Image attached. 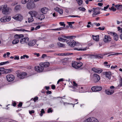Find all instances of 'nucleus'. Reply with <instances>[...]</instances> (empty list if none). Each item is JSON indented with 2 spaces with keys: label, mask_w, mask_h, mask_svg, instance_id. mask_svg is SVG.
<instances>
[{
  "label": "nucleus",
  "mask_w": 122,
  "mask_h": 122,
  "mask_svg": "<svg viewBox=\"0 0 122 122\" xmlns=\"http://www.w3.org/2000/svg\"><path fill=\"white\" fill-rule=\"evenodd\" d=\"M24 36L22 34L18 35L16 34L15 36V39L12 42V43L13 44H15L18 43L19 42L20 39L22 37Z\"/></svg>",
  "instance_id": "f257e3e1"
},
{
  "label": "nucleus",
  "mask_w": 122,
  "mask_h": 122,
  "mask_svg": "<svg viewBox=\"0 0 122 122\" xmlns=\"http://www.w3.org/2000/svg\"><path fill=\"white\" fill-rule=\"evenodd\" d=\"M3 9L2 12L4 14L8 15L10 12L11 9L7 7V5L6 4L3 5Z\"/></svg>",
  "instance_id": "f03ea898"
},
{
  "label": "nucleus",
  "mask_w": 122,
  "mask_h": 122,
  "mask_svg": "<svg viewBox=\"0 0 122 122\" xmlns=\"http://www.w3.org/2000/svg\"><path fill=\"white\" fill-rule=\"evenodd\" d=\"M83 65L82 63L81 62H78L76 61H74L71 63L72 66L76 69L78 68L81 67Z\"/></svg>",
  "instance_id": "7ed1b4c3"
},
{
  "label": "nucleus",
  "mask_w": 122,
  "mask_h": 122,
  "mask_svg": "<svg viewBox=\"0 0 122 122\" xmlns=\"http://www.w3.org/2000/svg\"><path fill=\"white\" fill-rule=\"evenodd\" d=\"M67 43L69 46L71 47H74L76 44V42L72 40H69L66 41Z\"/></svg>",
  "instance_id": "20e7f679"
},
{
  "label": "nucleus",
  "mask_w": 122,
  "mask_h": 122,
  "mask_svg": "<svg viewBox=\"0 0 122 122\" xmlns=\"http://www.w3.org/2000/svg\"><path fill=\"white\" fill-rule=\"evenodd\" d=\"M27 74L25 72L19 73L17 75V76L20 79H23L26 77Z\"/></svg>",
  "instance_id": "39448f33"
},
{
  "label": "nucleus",
  "mask_w": 122,
  "mask_h": 122,
  "mask_svg": "<svg viewBox=\"0 0 122 122\" xmlns=\"http://www.w3.org/2000/svg\"><path fill=\"white\" fill-rule=\"evenodd\" d=\"M92 79L94 82L96 83L98 82L100 79V77L98 75L94 74L93 75Z\"/></svg>",
  "instance_id": "423d86ee"
},
{
  "label": "nucleus",
  "mask_w": 122,
  "mask_h": 122,
  "mask_svg": "<svg viewBox=\"0 0 122 122\" xmlns=\"http://www.w3.org/2000/svg\"><path fill=\"white\" fill-rule=\"evenodd\" d=\"M14 19L21 21L23 19V17L19 14H17L12 17Z\"/></svg>",
  "instance_id": "0eeeda50"
},
{
  "label": "nucleus",
  "mask_w": 122,
  "mask_h": 122,
  "mask_svg": "<svg viewBox=\"0 0 122 122\" xmlns=\"http://www.w3.org/2000/svg\"><path fill=\"white\" fill-rule=\"evenodd\" d=\"M6 78L7 80L9 82L13 81L14 79V76L12 75H8L6 76Z\"/></svg>",
  "instance_id": "6e6552de"
},
{
  "label": "nucleus",
  "mask_w": 122,
  "mask_h": 122,
  "mask_svg": "<svg viewBox=\"0 0 122 122\" xmlns=\"http://www.w3.org/2000/svg\"><path fill=\"white\" fill-rule=\"evenodd\" d=\"M11 17L10 16L8 17L4 16L0 19V21L2 22H8L10 20Z\"/></svg>",
  "instance_id": "1a4fd4ad"
},
{
  "label": "nucleus",
  "mask_w": 122,
  "mask_h": 122,
  "mask_svg": "<svg viewBox=\"0 0 122 122\" xmlns=\"http://www.w3.org/2000/svg\"><path fill=\"white\" fill-rule=\"evenodd\" d=\"M29 40L28 37H26L23 38H21L20 41V42L21 44L27 43L29 41Z\"/></svg>",
  "instance_id": "9d476101"
},
{
  "label": "nucleus",
  "mask_w": 122,
  "mask_h": 122,
  "mask_svg": "<svg viewBox=\"0 0 122 122\" xmlns=\"http://www.w3.org/2000/svg\"><path fill=\"white\" fill-rule=\"evenodd\" d=\"M93 12L92 14L93 17H94L98 14L100 13V11L98 9L94 8H93Z\"/></svg>",
  "instance_id": "9b49d317"
},
{
  "label": "nucleus",
  "mask_w": 122,
  "mask_h": 122,
  "mask_svg": "<svg viewBox=\"0 0 122 122\" xmlns=\"http://www.w3.org/2000/svg\"><path fill=\"white\" fill-rule=\"evenodd\" d=\"M29 16H31L32 17L33 16L36 18L38 15L37 13L35 11H30L29 12Z\"/></svg>",
  "instance_id": "f8f14e48"
},
{
  "label": "nucleus",
  "mask_w": 122,
  "mask_h": 122,
  "mask_svg": "<svg viewBox=\"0 0 122 122\" xmlns=\"http://www.w3.org/2000/svg\"><path fill=\"white\" fill-rule=\"evenodd\" d=\"M111 38L109 35H106L104 37L103 41L104 42H107L111 40Z\"/></svg>",
  "instance_id": "ddd939ff"
},
{
  "label": "nucleus",
  "mask_w": 122,
  "mask_h": 122,
  "mask_svg": "<svg viewBox=\"0 0 122 122\" xmlns=\"http://www.w3.org/2000/svg\"><path fill=\"white\" fill-rule=\"evenodd\" d=\"M110 33H109V34H110L112 36H113L114 39L116 41H117L118 40V36L117 35V34L116 33L113 32H110Z\"/></svg>",
  "instance_id": "4468645a"
},
{
  "label": "nucleus",
  "mask_w": 122,
  "mask_h": 122,
  "mask_svg": "<svg viewBox=\"0 0 122 122\" xmlns=\"http://www.w3.org/2000/svg\"><path fill=\"white\" fill-rule=\"evenodd\" d=\"M36 40H31L28 42V44L29 46H32L36 44Z\"/></svg>",
  "instance_id": "2eb2a0df"
},
{
  "label": "nucleus",
  "mask_w": 122,
  "mask_h": 122,
  "mask_svg": "<svg viewBox=\"0 0 122 122\" xmlns=\"http://www.w3.org/2000/svg\"><path fill=\"white\" fill-rule=\"evenodd\" d=\"M37 66L35 67V68L36 70L38 72H40L44 70L43 67H42L41 66Z\"/></svg>",
  "instance_id": "dca6fc26"
},
{
  "label": "nucleus",
  "mask_w": 122,
  "mask_h": 122,
  "mask_svg": "<svg viewBox=\"0 0 122 122\" xmlns=\"http://www.w3.org/2000/svg\"><path fill=\"white\" fill-rule=\"evenodd\" d=\"M50 65V63L48 62L44 63H41L40 65V66H41L42 67L44 68L47 67H49Z\"/></svg>",
  "instance_id": "f3484780"
},
{
  "label": "nucleus",
  "mask_w": 122,
  "mask_h": 122,
  "mask_svg": "<svg viewBox=\"0 0 122 122\" xmlns=\"http://www.w3.org/2000/svg\"><path fill=\"white\" fill-rule=\"evenodd\" d=\"M49 10L46 7H43L41 10V12L43 14H46Z\"/></svg>",
  "instance_id": "a211bd4d"
},
{
  "label": "nucleus",
  "mask_w": 122,
  "mask_h": 122,
  "mask_svg": "<svg viewBox=\"0 0 122 122\" xmlns=\"http://www.w3.org/2000/svg\"><path fill=\"white\" fill-rule=\"evenodd\" d=\"M107 54H103L102 55H93L92 56L93 57L96 58H103V56L105 55H107Z\"/></svg>",
  "instance_id": "6ab92c4d"
},
{
  "label": "nucleus",
  "mask_w": 122,
  "mask_h": 122,
  "mask_svg": "<svg viewBox=\"0 0 122 122\" xmlns=\"http://www.w3.org/2000/svg\"><path fill=\"white\" fill-rule=\"evenodd\" d=\"M105 75L106 77L110 80L111 78V74L110 72H105L103 73Z\"/></svg>",
  "instance_id": "aec40b11"
},
{
  "label": "nucleus",
  "mask_w": 122,
  "mask_h": 122,
  "mask_svg": "<svg viewBox=\"0 0 122 122\" xmlns=\"http://www.w3.org/2000/svg\"><path fill=\"white\" fill-rule=\"evenodd\" d=\"M92 70L98 73H100L102 71V70L100 69L96 68H92Z\"/></svg>",
  "instance_id": "412c9836"
},
{
  "label": "nucleus",
  "mask_w": 122,
  "mask_h": 122,
  "mask_svg": "<svg viewBox=\"0 0 122 122\" xmlns=\"http://www.w3.org/2000/svg\"><path fill=\"white\" fill-rule=\"evenodd\" d=\"M36 18L41 20L45 18V16L43 14H38L37 16H36Z\"/></svg>",
  "instance_id": "4be33fe9"
},
{
  "label": "nucleus",
  "mask_w": 122,
  "mask_h": 122,
  "mask_svg": "<svg viewBox=\"0 0 122 122\" xmlns=\"http://www.w3.org/2000/svg\"><path fill=\"white\" fill-rule=\"evenodd\" d=\"M55 10L56 11L58 12L61 14H62L63 13L62 10L61 9L58 7H56L55 8Z\"/></svg>",
  "instance_id": "5701e85b"
},
{
  "label": "nucleus",
  "mask_w": 122,
  "mask_h": 122,
  "mask_svg": "<svg viewBox=\"0 0 122 122\" xmlns=\"http://www.w3.org/2000/svg\"><path fill=\"white\" fill-rule=\"evenodd\" d=\"M34 5V4L32 2H29L28 3L27 5V8L28 9H30L32 8L33 7L32 6Z\"/></svg>",
  "instance_id": "b1692460"
},
{
  "label": "nucleus",
  "mask_w": 122,
  "mask_h": 122,
  "mask_svg": "<svg viewBox=\"0 0 122 122\" xmlns=\"http://www.w3.org/2000/svg\"><path fill=\"white\" fill-rule=\"evenodd\" d=\"M115 87L113 86H112L110 87V89L109 90L110 92L113 94L114 92V90L113 89H114Z\"/></svg>",
  "instance_id": "393cba45"
},
{
  "label": "nucleus",
  "mask_w": 122,
  "mask_h": 122,
  "mask_svg": "<svg viewBox=\"0 0 122 122\" xmlns=\"http://www.w3.org/2000/svg\"><path fill=\"white\" fill-rule=\"evenodd\" d=\"M88 49V48L86 47L82 49L81 48H75L74 49L78 51H85Z\"/></svg>",
  "instance_id": "a878e982"
},
{
  "label": "nucleus",
  "mask_w": 122,
  "mask_h": 122,
  "mask_svg": "<svg viewBox=\"0 0 122 122\" xmlns=\"http://www.w3.org/2000/svg\"><path fill=\"white\" fill-rule=\"evenodd\" d=\"M30 17H28V22L29 23H30L33 21L34 20V19L33 17L31 16H29Z\"/></svg>",
  "instance_id": "bb28decb"
},
{
  "label": "nucleus",
  "mask_w": 122,
  "mask_h": 122,
  "mask_svg": "<svg viewBox=\"0 0 122 122\" xmlns=\"http://www.w3.org/2000/svg\"><path fill=\"white\" fill-rule=\"evenodd\" d=\"M4 73L5 74H7L8 73H10L11 72V69H6L5 70L4 69Z\"/></svg>",
  "instance_id": "cd10ccee"
},
{
  "label": "nucleus",
  "mask_w": 122,
  "mask_h": 122,
  "mask_svg": "<svg viewBox=\"0 0 122 122\" xmlns=\"http://www.w3.org/2000/svg\"><path fill=\"white\" fill-rule=\"evenodd\" d=\"M64 29V28L63 27H61L59 28H57L55 29H51V30H54L55 31H58L62 30Z\"/></svg>",
  "instance_id": "c85d7f7f"
},
{
  "label": "nucleus",
  "mask_w": 122,
  "mask_h": 122,
  "mask_svg": "<svg viewBox=\"0 0 122 122\" xmlns=\"http://www.w3.org/2000/svg\"><path fill=\"white\" fill-rule=\"evenodd\" d=\"M97 88V92H99L101 91L102 89V87L100 86H96Z\"/></svg>",
  "instance_id": "c756f323"
},
{
  "label": "nucleus",
  "mask_w": 122,
  "mask_h": 122,
  "mask_svg": "<svg viewBox=\"0 0 122 122\" xmlns=\"http://www.w3.org/2000/svg\"><path fill=\"white\" fill-rule=\"evenodd\" d=\"M92 117H90L86 120L83 122H92Z\"/></svg>",
  "instance_id": "7c9ffc66"
},
{
  "label": "nucleus",
  "mask_w": 122,
  "mask_h": 122,
  "mask_svg": "<svg viewBox=\"0 0 122 122\" xmlns=\"http://www.w3.org/2000/svg\"><path fill=\"white\" fill-rule=\"evenodd\" d=\"M58 39L59 41H62L63 42H65V41H66L67 40L66 39L63 38L61 37H58Z\"/></svg>",
  "instance_id": "2f4dec72"
},
{
  "label": "nucleus",
  "mask_w": 122,
  "mask_h": 122,
  "mask_svg": "<svg viewBox=\"0 0 122 122\" xmlns=\"http://www.w3.org/2000/svg\"><path fill=\"white\" fill-rule=\"evenodd\" d=\"M77 2L79 5H81L83 3V1L82 0H76Z\"/></svg>",
  "instance_id": "473e14b6"
},
{
  "label": "nucleus",
  "mask_w": 122,
  "mask_h": 122,
  "mask_svg": "<svg viewBox=\"0 0 122 122\" xmlns=\"http://www.w3.org/2000/svg\"><path fill=\"white\" fill-rule=\"evenodd\" d=\"M105 92L106 93L109 95H111L112 94V93L111 92H110L109 90H106L105 91Z\"/></svg>",
  "instance_id": "72a5a7b5"
},
{
  "label": "nucleus",
  "mask_w": 122,
  "mask_h": 122,
  "mask_svg": "<svg viewBox=\"0 0 122 122\" xmlns=\"http://www.w3.org/2000/svg\"><path fill=\"white\" fill-rule=\"evenodd\" d=\"M93 38L94 40L96 41H99V37L97 36H93Z\"/></svg>",
  "instance_id": "f704fd0d"
},
{
  "label": "nucleus",
  "mask_w": 122,
  "mask_h": 122,
  "mask_svg": "<svg viewBox=\"0 0 122 122\" xmlns=\"http://www.w3.org/2000/svg\"><path fill=\"white\" fill-rule=\"evenodd\" d=\"M57 44L58 46L60 47H63L65 46L64 44L61 43L59 42H58L57 43Z\"/></svg>",
  "instance_id": "c9c22d12"
},
{
  "label": "nucleus",
  "mask_w": 122,
  "mask_h": 122,
  "mask_svg": "<svg viewBox=\"0 0 122 122\" xmlns=\"http://www.w3.org/2000/svg\"><path fill=\"white\" fill-rule=\"evenodd\" d=\"M92 122H99L98 120L94 117H92Z\"/></svg>",
  "instance_id": "e433bc0d"
},
{
  "label": "nucleus",
  "mask_w": 122,
  "mask_h": 122,
  "mask_svg": "<svg viewBox=\"0 0 122 122\" xmlns=\"http://www.w3.org/2000/svg\"><path fill=\"white\" fill-rule=\"evenodd\" d=\"M15 31H20L22 32H24V31H28L26 30L25 29H16L15 30Z\"/></svg>",
  "instance_id": "4c0bfd02"
},
{
  "label": "nucleus",
  "mask_w": 122,
  "mask_h": 122,
  "mask_svg": "<svg viewBox=\"0 0 122 122\" xmlns=\"http://www.w3.org/2000/svg\"><path fill=\"white\" fill-rule=\"evenodd\" d=\"M74 36H63V37L64 38H66L67 39H72L73 38V37Z\"/></svg>",
  "instance_id": "58836bf2"
},
{
  "label": "nucleus",
  "mask_w": 122,
  "mask_h": 122,
  "mask_svg": "<svg viewBox=\"0 0 122 122\" xmlns=\"http://www.w3.org/2000/svg\"><path fill=\"white\" fill-rule=\"evenodd\" d=\"M91 89L92 91L93 92H97V89L96 88V86L92 87Z\"/></svg>",
  "instance_id": "ea45409f"
},
{
  "label": "nucleus",
  "mask_w": 122,
  "mask_h": 122,
  "mask_svg": "<svg viewBox=\"0 0 122 122\" xmlns=\"http://www.w3.org/2000/svg\"><path fill=\"white\" fill-rule=\"evenodd\" d=\"M21 8L20 5H18L16 6L15 7V9L17 10L20 9Z\"/></svg>",
  "instance_id": "a19ab883"
},
{
  "label": "nucleus",
  "mask_w": 122,
  "mask_h": 122,
  "mask_svg": "<svg viewBox=\"0 0 122 122\" xmlns=\"http://www.w3.org/2000/svg\"><path fill=\"white\" fill-rule=\"evenodd\" d=\"M109 9L110 10H112L113 11H115L116 10V9L115 8H114V7L113 6L111 8H109Z\"/></svg>",
  "instance_id": "79ce46f5"
},
{
  "label": "nucleus",
  "mask_w": 122,
  "mask_h": 122,
  "mask_svg": "<svg viewBox=\"0 0 122 122\" xmlns=\"http://www.w3.org/2000/svg\"><path fill=\"white\" fill-rule=\"evenodd\" d=\"M118 31L122 33V28H121L120 27H118L117 28Z\"/></svg>",
  "instance_id": "37998d69"
},
{
  "label": "nucleus",
  "mask_w": 122,
  "mask_h": 122,
  "mask_svg": "<svg viewBox=\"0 0 122 122\" xmlns=\"http://www.w3.org/2000/svg\"><path fill=\"white\" fill-rule=\"evenodd\" d=\"M78 9L81 11H84L86 10V9L84 8L80 7L78 8Z\"/></svg>",
  "instance_id": "c03bdc74"
},
{
  "label": "nucleus",
  "mask_w": 122,
  "mask_h": 122,
  "mask_svg": "<svg viewBox=\"0 0 122 122\" xmlns=\"http://www.w3.org/2000/svg\"><path fill=\"white\" fill-rule=\"evenodd\" d=\"M59 24L61 26H63L64 27L65 26V24L64 23V22H60L59 23Z\"/></svg>",
  "instance_id": "a18cd8bd"
},
{
  "label": "nucleus",
  "mask_w": 122,
  "mask_h": 122,
  "mask_svg": "<svg viewBox=\"0 0 122 122\" xmlns=\"http://www.w3.org/2000/svg\"><path fill=\"white\" fill-rule=\"evenodd\" d=\"M115 7L117 9H119V7L120 6H122V5H115Z\"/></svg>",
  "instance_id": "49530a36"
},
{
  "label": "nucleus",
  "mask_w": 122,
  "mask_h": 122,
  "mask_svg": "<svg viewBox=\"0 0 122 122\" xmlns=\"http://www.w3.org/2000/svg\"><path fill=\"white\" fill-rule=\"evenodd\" d=\"M27 1L26 0H22L21 1V3L23 4H25Z\"/></svg>",
  "instance_id": "de8ad7c7"
},
{
  "label": "nucleus",
  "mask_w": 122,
  "mask_h": 122,
  "mask_svg": "<svg viewBox=\"0 0 122 122\" xmlns=\"http://www.w3.org/2000/svg\"><path fill=\"white\" fill-rule=\"evenodd\" d=\"M107 64L108 62H105L104 63V64H105V66H106L107 67L109 68L110 67V65H107Z\"/></svg>",
  "instance_id": "09e8293b"
},
{
  "label": "nucleus",
  "mask_w": 122,
  "mask_h": 122,
  "mask_svg": "<svg viewBox=\"0 0 122 122\" xmlns=\"http://www.w3.org/2000/svg\"><path fill=\"white\" fill-rule=\"evenodd\" d=\"M73 85L74 86H75V87H77L78 86V85L76 83V82L74 81H73Z\"/></svg>",
  "instance_id": "8fccbe9b"
},
{
  "label": "nucleus",
  "mask_w": 122,
  "mask_h": 122,
  "mask_svg": "<svg viewBox=\"0 0 122 122\" xmlns=\"http://www.w3.org/2000/svg\"><path fill=\"white\" fill-rule=\"evenodd\" d=\"M68 17H79L80 18V16H79L78 15H69L68 16Z\"/></svg>",
  "instance_id": "3c124183"
},
{
  "label": "nucleus",
  "mask_w": 122,
  "mask_h": 122,
  "mask_svg": "<svg viewBox=\"0 0 122 122\" xmlns=\"http://www.w3.org/2000/svg\"><path fill=\"white\" fill-rule=\"evenodd\" d=\"M122 54V53H116L115 54H111V55H115V56H118L119 54Z\"/></svg>",
  "instance_id": "603ef678"
},
{
  "label": "nucleus",
  "mask_w": 122,
  "mask_h": 122,
  "mask_svg": "<svg viewBox=\"0 0 122 122\" xmlns=\"http://www.w3.org/2000/svg\"><path fill=\"white\" fill-rule=\"evenodd\" d=\"M67 23L68 24L69 26L71 28H72L73 27L72 26V25L71 23L69 22H67Z\"/></svg>",
  "instance_id": "864d4df0"
},
{
  "label": "nucleus",
  "mask_w": 122,
  "mask_h": 122,
  "mask_svg": "<svg viewBox=\"0 0 122 122\" xmlns=\"http://www.w3.org/2000/svg\"><path fill=\"white\" fill-rule=\"evenodd\" d=\"M52 110L51 109V108H50L48 109L47 111V112L48 113H49L50 112H52Z\"/></svg>",
  "instance_id": "5fc2aeb1"
},
{
  "label": "nucleus",
  "mask_w": 122,
  "mask_h": 122,
  "mask_svg": "<svg viewBox=\"0 0 122 122\" xmlns=\"http://www.w3.org/2000/svg\"><path fill=\"white\" fill-rule=\"evenodd\" d=\"M38 97H36L33 99V101L34 102H35L36 100H38Z\"/></svg>",
  "instance_id": "6e6d98bb"
},
{
  "label": "nucleus",
  "mask_w": 122,
  "mask_h": 122,
  "mask_svg": "<svg viewBox=\"0 0 122 122\" xmlns=\"http://www.w3.org/2000/svg\"><path fill=\"white\" fill-rule=\"evenodd\" d=\"M14 59L18 60L19 59V57L18 56H15Z\"/></svg>",
  "instance_id": "4d7b16f0"
},
{
  "label": "nucleus",
  "mask_w": 122,
  "mask_h": 122,
  "mask_svg": "<svg viewBox=\"0 0 122 122\" xmlns=\"http://www.w3.org/2000/svg\"><path fill=\"white\" fill-rule=\"evenodd\" d=\"M2 65H4L7 63H9V62L8 61H7L5 62H2Z\"/></svg>",
  "instance_id": "13d9d810"
},
{
  "label": "nucleus",
  "mask_w": 122,
  "mask_h": 122,
  "mask_svg": "<svg viewBox=\"0 0 122 122\" xmlns=\"http://www.w3.org/2000/svg\"><path fill=\"white\" fill-rule=\"evenodd\" d=\"M40 25H38L37 26L36 28H35V30H36L38 29H39L40 28Z\"/></svg>",
  "instance_id": "bf43d9fd"
},
{
  "label": "nucleus",
  "mask_w": 122,
  "mask_h": 122,
  "mask_svg": "<svg viewBox=\"0 0 122 122\" xmlns=\"http://www.w3.org/2000/svg\"><path fill=\"white\" fill-rule=\"evenodd\" d=\"M22 102H20L18 105V106L19 107H21L22 106Z\"/></svg>",
  "instance_id": "052dcab7"
},
{
  "label": "nucleus",
  "mask_w": 122,
  "mask_h": 122,
  "mask_svg": "<svg viewBox=\"0 0 122 122\" xmlns=\"http://www.w3.org/2000/svg\"><path fill=\"white\" fill-rule=\"evenodd\" d=\"M98 29L100 30H104L105 28L104 27L101 28L99 27L98 28Z\"/></svg>",
  "instance_id": "680f3d73"
},
{
  "label": "nucleus",
  "mask_w": 122,
  "mask_h": 122,
  "mask_svg": "<svg viewBox=\"0 0 122 122\" xmlns=\"http://www.w3.org/2000/svg\"><path fill=\"white\" fill-rule=\"evenodd\" d=\"M63 79L61 78L59 79L57 82V84L59 83V82H60L62 81H63Z\"/></svg>",
  "instance_id": "e2e57ef3"
},
{
  "label": "nucleus",
  "mask_w": 122,
  "mask_h": 122,
  "mask_svg": "<svg viewBox=\"0 0 122 122\" xmlns=\"http://www.w3.org/2000/svg\"><path fill=\"white\" fill-rule=\"evenodd\" d=\"M34 111L33 110H32L31 111H29V113L30 114L34 113Z\"/></svg>",
  "instance_id": "0e129e2a"
},
{
  "label": "nucleus",
  "mask_w": 122,
  "mask_h": 122,
  "mask_svg": "<svg viewBox=\"0 0 122 122\" xmlns=\"http://www.w3.org/2000/svg\"><path fill=\"white\" fill-rule=\"evenodd\" d=\"M34 55H36L37 57H39L40 56V54L39 53H34Z\"/></svg>",
  "instance_id": "69168bd1"
},
{
  "label": "nucleus",
  "mask_w": 122,
  "mask_h": 122,
  "mask_svg": "<svg viewBox=\"0 0 122 122\" xmlns=\"http://www.w3.org/2000/svg\"><path fill=\"white\" fill-rule=\"evenodd\" d=\"M117 67V66L116 65H115L114 66H112L111 67V68L112 69H114Z\"/></svg>",
  "instance_id": "338daca9"
},
{
  "label": "nucleus",
  "mask_w": 122,
  "mask_h": 122,
  "mask_svg": "<svg viewBox=\"0 0 122 122\" xmlns=\"http://www.w3.org/2000/svg\"><path fill=\"white\" fill-rule=\"evenodd\" d=\"M56 87L55 85H52L51 86V88L52 89H54Z\"/></svg>",
  "instance_id": "774afa93"
}]
</instances>
